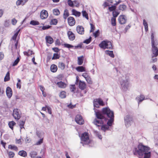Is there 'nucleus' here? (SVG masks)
Instances as JSON below:
<instances>
[{
	"label": "nucleus",
	"mask_w": 158,
	"mask_h": 158,
	"mask_svg": "<svg viewBox=\"0 0 158 158\" xmlns=\"http://www.w3.org/2000/svg\"><path fill=\"white\" fill-rule=\"evenodd\" d=\"M150 148L148 146L139 144L132 150L134 155L139 158H150L151 156Z\"/></svg>",
	"instance_id": "obj_1"
},
{
	"label": "nucleus",
	"mask_w": 158,
	"mask_h": 158,
	"mask_svg": "<svg viewBox=\"0 0 158 158\" xmlns=\"http://www.w3.org/2000/svg\"><path fill=\"white\" fill-rule=\"evenodd\" d=\"M129 79L126 75H121L119 77L118 83L120 85L121 89L123 91H126L129 86Z\"/></svg>",
	"instance_id": "obj_2"
},
{
	"label": "nucleus",
	"mask_w": 158,
	"mask_h": 158,
	"mask_svg": "<svg viewBox=\"0 0 158 158\" xmlns=\"http://www.w3.org/2000/svg\"><path fill=\"white\" fill-rule=\"evenodd\" d=\"M151 43L152 45V58L156 57L158 55V49L157 46L158 42L157 39L155 38V33L151 31Z\"/></svg>",
	"instance_id": "obj_3"
},
{
	"label": "nucleus",
	"mask_w": 158,
	"mask_h": 158,
	"mask_svg": "<svg viewBox=\"0 0 158 158\" xmlns=\"http://www.w3.org/2000/svg\"><path fill=\"white\" fill-rule=\"evenodd\" d=\"M102 112L103 114L106 115L108 118H110L107 123V124L110 126H111L114 120L113 111L111 110L108 107H106L102 108Z\"/></svg>",
	"instance_id": "obj_4"
},
{
	"label": "nucleus",
	"mask_w": 158,
	"mask_h": 158,
	"mask_svg": "<svg viewBox=\"0 0 158 158\" xmlns=\"http://www.w3.org/2000/svg\"><path fill=\"white\" fill-rule=\"evenodd\" d=\"M99 47L101 48L105 49L106 48L112 49L113 47L111 42L108 40H103L99 44Z\"/></svg>",
	"instance_id": "obj_5"
},
{
	"label": "nucleus",
	"mask_w": 158,
	"mask_h": 158,
	"mask_svg": "<svg viewBox=\"0 0 158 158\" xmlns=\"http://www.w3.org/2000/svg\"><path fill=\"white\" fill-rule=\"evenodd\" d=\"M81 139V143L83 144V146H84V144H88L90 142L89 136L87 132H84L82 134Z\"/></svg>",
	"instance_id": "obj_6"
},
{
	"label": "nucleus",
	"mask_w": 158,
	"mask_h": 158,
	"mask_svg": "<svg viewBox=\"0 0 158 158\" xmlns=\"http://www.w3.org/2000/svg\"><path fill=\"white\" fill-rule=\"evenodd\" d=\"M125 125L126 127H128L131 125L133 122V118L132 116L129 114L127 115L124 117Z\"/></svg>",
	"instance_id": "obj_7"
},
{
	"label": "nucleus",
	"mask_w": 158,
	"mask_h": 158,
	"mask_svg": "<svg viewBox=\"0 0 158 158\" xmlns=\"http://www.w3.org/2000/svg\"><path fill=\"white\" fill-rule=\"evenodd\" d=\"M21 113L18 109H15L13 110V116L17 120L19 119L21 117Z\"/></svg>",
	"instance_id": "obj_8"
},
{
	"label": "nucleus",
	"mask_w": 158,
	"mask_h": 158,
	"mask_svg": "<svg viewBox=\"0 0 158 158\" xmlns=\"http://www.w3.org/2000/svg\"><path fill=\"white\" fill-rule=\"evenodd\" d=\"M76 122L79 125H82L84 123V121L82 116L80 114H77L75 117Z\"/></svg>",
	"instance_id": "obj_9"
},
{
	"label": "nucleus",
	"mask_w": 158,
	"mask_h": 158,
	"mask_svg": "<svg viewBox=\"0 0 158 158\" xmlns=\"http://www.w3.org/2000/svg\"><path fill=\"white\" fill-rule=\"evenodd\" d=\"M82 76L84 77L88 83L90 84H92L93 81L92 80V79L87 73H82Z\"/></svg>",
	"instance_id": "obj_10"
},
{
	"label": "nucleus",
	"mask_w": 158,
	"mask_h": 158,
	"mask_svg": "<svg viewBox=\"0 0 158 158\" xmlns=\"http://www.w3.org/2000/svg\"><path fill=\"white\" fill-rule=\"evenodd\" d=\"M126 16L123 15H120L118 18V20L120 24H123L127 22Z\"/></svg>",
	"instance_id": "obj_11"
},
{
	"label": "nucleus",
	"mask_w": 158,
	"mask_h": 158,
	"mask_svg": "<svg viewBox=\"0 0 158 158\" xmlns=\"http://www.w3.org/2000/svg\"><path fill=\"white\" fill-rule=\"evenodd\" d=\"M82 44H79L77 46H73V45L67 44H64V47L65 48H70L74 47V49H75L77 48H81L82 47Z\"/></svg>",
	"instance_id": "obj_12"
},
{
	"label": "nucleus",
	"mask_w": 158,
	"mask_h": 158,
	"mask_svg": "<svg viewBox=\"0 0 158 158\" xmlns=\"http://www.w3.org/2000/svg\"><path fill=\"white\" fill-rule=\"evenodd\" d=\"M94 110L96 116L97 118L98 119H103L104 118V117L103 116L102 114L100 112L98 111V110L95 109L94 108Z\"/></svg>",
	"instance_id": "obj_13"
},
{
	"label": "nucleus",
	"mask_w": 158,
	"mask_h": 158,
	"mask_svg": "<svg viewBox=\"0 0 158 158\" xmlns=\"http://www.w3.org/2000/svg\"><path fill=\"white\" fill-rule=\"evenodd\" d=\"M48 16V14L47 11L45 10H42L41 12L40 17L41 19H46Z\"/></svg>",
	"instance_id": "obj_14"
},
{
	"label": "nucleus",
	"mask_w": 158,
	"mask_h": 158,
	"mask_svg": "<svg viewBox=\"0 0 158 158\" xmlns=\"http://www.w3.org/2000/svg\"><path fill=\"white\" fill-rule=\"evenodd\" d=\"M94 124L98 127H101L104 123V122L102 119H95L94 121Z\"/></svg>",
	"instance_id": "obj_15"
},
{
	"label": "nucleus",
	"mask_w": 158,
	"mask_h": 158,
	"mask_svg": "<svg viewBox=\"0 0 158 158\" xmlns=\"http://www.w3.org/2000/svg\"><path fill=\"white\" fill-rule=\"evenodd\" d=\"M69 24L70 26H73L75 23V21L74 18L72 17H69L68 19Z\"/></svg>",
	"instance_id": "obj_16"
},
{
	"label": "nucleus",
	"mask_w": 158,
	"mask_h": 158,
	"mask_svg": "<svg viewBox=\"0 0 158 158\" xmlns=\"http://www.w3.org/2000/svg\"><path fill=\"white\" fill-rule=\"evenodd\" d=\"M6 93L7 97L10 98L12 95V91L11 89L9 87H7L6 89Z\"/></svg>",
	"instance_id": "obj_17"
},
{
	"label": "nucleus",
	"mask_w": 158,
	"mask_h": 158,
	"mask_svg": "<svg viewBox=\"0 0 158 158\" xmlns=\"http://www.w3.org/2000/svg\"><path fill=\"white\" fill-rule=\"evenodd\" d=\"M79 87L82 90H84L86 87V85L85 82L80 80L79 82Z\"/></svg>",
	"instance_id": "obj_18"
},
{
	"label": "nucleus",
	"mask_w": 158,
	"mask_h": 158,
	"mask_svg": "<svg viewBox=\"0 0 158 158\" xmlns=\"http://www.w3.org/2000/svg\"><path fill=\"white\" fill-rule=\"evenodd\" d=\"M136 99L138 101V105L143 101L145 99V97L143 94H140V95L138 96L136 98Z\"/></svg>",
	"instance_id": "obj_19"
},
{
	"label": "nucleus",
	"mask_w": 158,
	"mask_h": 158,
	"mask_svg": "<svg viewBox=\"0 0 158 158\" xmlns=\"http://www.w3.org/2000/svg\"><path fill=\"white\" fill-rule=\"evenodd\" d=\"M69 39L70 40H73L75 38L74 34L71 31H69L67 33Z\"/></svg>",
	"instance_id": "obj_20"
},
{
	"label": "nucleus",
	"mask_w": 158,
	"mask_h": 158,
	"mask_svg": "<svg viewBox=\"0 0 158 158\" xmlns=\"http://www.w3.org/2000/svg\"><path fill=\"white\" fill-rule=\"evenodd\" d=\"M45 40L46 42L50 44H52L54 42L53 38L50 36H47Z\"/></svg>",
	"instance_id": "obj_21"
},
{
	"label": "nucleus",
	"mask_w": 158,
	"mask_h": 158,
	"mask_svg": "<svg viewBox=\"0 0 158 158\" xmlns=\"http://www.w3.org/2000/svg\"><path fill=\"white\" fill-rule=\"evenodd\" d=\"M28 0H18L16 2L17 6H23L27 2Z\"/></svg>",
	"instance_id": "obj_22"
},
{
	"label": "nucleus",
	"mask_w": 158,
	"mask_h": 158,
	"mask_svg": "<svg viewBox=\"0 0 158 158\" xmlns=\"http://www.w3.org/2000/svg\"><path fill=\"white\" fill-rule=\"evenodd\" d=\"M109 127L110 126H108V125L104 124V125H102L101 126V130L103 131L104 132H105L106 130H108L109 128Z\"/></svg>",
	"instance_id": "obj_23"
},
{
	"label": "nucleus",
	"mask_w": 158,
	"mask_h": 158,
	"mask_svg": "<svg viewBox=\"0 0 158 158\" xmlns=\"http://www.w3.org/2000/svg\"><path fill=\"white\" fill-rule=\"evenodd\" d=\"M77 71L78 72H85L86 71L85 68L83 66H79L76 68Z\"/></svg>",
	"instance_id": "obj_24"
},
{
	"label": "nucleus",
	"mask_w": 158,
	"mask_h": 158,
	"mask_svg": "<svg viewBox=\"0 0 158 158\" xmlns=\"http://www.w3.org/2000/svg\"><path fill=\"white\" fill-rule=\"evenodd\" d=\"M72 14L75 15L76 17H79L81 15V13L80 12L77 11L75 9H73L72 10Z\"/></svg>",
	"instance_id": "obj_25"
},
{
	"label": "nucleus",
	"mask_w": 158,
	"mask_h": 158,
	"mask_svg": "<svg viewBox=\"0 0 158 158\" xmlns=\"http://www.w3.org/2000/svg\"><path fill=\"white\" fill-rule=\"evenodd\" d=\"M50 69L52 72L55 73L57 70V66L55 64H52L50 67Z\"/></svg>",
	"instance_id": "obj_26"
},
{
	"label": "nucleus",
	"mask_w": 158,
	"mask_h": 158,
	"mask_svg": "<svg viewBox=\"0 0 158 158\" xmlns=\"http://www.w3.org/2000/svg\"><path fill=\"white\" fill-rule=\"evenodd\" d=\"M105 53L109 56L112 58H114V55L113 54V51H112L106 50L105 51Z\"/></svg>",
	"instance_id": "obj_27"
},
{
	"label": "nucleus",
	"mask_w": 158,
	"mask_h": 158,
	"mask_svg": "<svg viewBox=\"0 0 158 158\" xmlns=\"http://www.w3.org/2000/svg\"><path fill=\"white\" fill-rule=\"evenodd\" d=\"M18 154L22 156L25 157L27 156V153L24 150H21L19 152Z\"/></svg>",
	"instance_id": "obj_28"
},
{
	"label": "nucleus",
	"mask_w": 158,
	"mask_h": 158,
	"mask_svg": "<svg viewBox=\"0 0 158 158\" xmlns=\"http://www.w3.org/2000/svg\"><path fill=\"white\" fill-rule=\"evenodd\" d=\"M83 56L78 57L77 64L79 65H81L83 61Z\"/></svg>",
	"instance_id": "obj_29"
},
{
	"label": "nucleus",
	"mask_w": 158,
	"mask_h": 158,
	"mask_svg": "<svg viewBox=\"0 0 158 158\" xmlns=\"http://www.w3.org/2000/svg\"><path fill=\"white\" fill-rule=\"evenodd\" d=\"M57 84L58 85L59 87L62 88H64L66 86L65 84L62 81L57 82Z\"/></svg>",
	"instance_id": "obj_30"
},
{
	"label": "nucleus",
	"mask_w": 158,
	"mask_h": 158,
	"mask_svg": "<svg viewBox=\"0 0 158 158\" xmlns=\"http://www.w3.org/2000/svg\"><path fill=\"white\" fill-rule=\"evenodd\" d=\"M25 123V121H21L20 120L19 122V125L20 127V131H21V129L24 128V126Z\"/></svg>",
	"instance_id": "obj_31"
},
{
	"label": "nucleus",
	"mask_w": 158,
	"mask_h": 158,
	"mask_svg": "<svg viewBox=\"0 0 158 158\" xmlns=\"http://www.w3.org/2000/svg\"><path fill=\"white\" fill-rule=\"evenodd\" d=\"M127 8V6L125 5H120L119 6V9L120 10L123 11L126 10Z\"/></svg>",
	"instance_id": "obj_32"
},
{
	"label": "nucleus",
	"mask_w": 158,
	"mask_h": 158,
	"mask_svg": "<svg viewBox=\"0 0 158 158\" xmlns=\"http://www.w3.org/2000/svg\"><path fill=\"white\" fill-rule=\"evenodd\" d=\"M16 124L15 123L14 121L10 122L8 123V125L10 128L12 130H13V126Z\"/></svg>",
	"instance_id": "obj_33"
},
{
	"label": "nucleus",
	"mask_w": 158,
	"mask_h": 158,
	"mask_svg": "<svg viewBox=\"0 0 158 158\" xmlns=\"http://www.w3.org/2000/svg\"><path fill=\"white\" fill-rule=\"evenodd\" d=\"M30 24L33 26H36L39 25L40 23L37 21L32 20L30 22Z\"/></svg>",
	"instance_id": "obj_34"
},
{
	"label": "nucleus",
	"mask_w": 158,
	"mask_h": 158,
	"mask_svg": "<svg viewBox=\"0 0 158 158\" xmlns=\"http://www.w3.org/2000/svg\"><path fill=\"white\" fill-rule=\"evenodd\" d=\"M59 68L62 70H63L65 68V65L64 63L60 62L58 65Z\"/></svg>",
	"instance_id": "obj_35"
},
{
	"label": "nucleus",
	"mask_w": 158,
	"mask_h": 158,
	"mask_svg": "<svg viewBox=\"0 0 158 158\" xmlns=\"http://www.w3.org/2000/svg\"><path fill=\"white\" fill-rule=\"evenodd\" d=\"M66 93L64 91H62L60 93L59 95L60 97L61 98H66Z\"/></svg>",
	"instance_id": "obj_36"
},
{
	"label": "nucleus",
	"mask_w": 158,
	"mask_h": 158,
	"mask_svg": "<svg viewBox=\"0 0 158 158\" xmlns=\"http://www.w3.org/2000/svg\"><path fill=\"white\" fill-rule=\"evenodd\" d=\"M8 148L14 150L16 151H18V148L17 146L14 145H9L8 146Z\"/></svg>",
	"instance_id": "obj_37"
},
{
	"label": "nucleus",
	"mask_w": 158,
	"mask_h": 158,
	"mask_svg": "<svg viewBox=\"0 0 158 158\" xmlns=\"http://www.w3.org/2000/svg\"><path fill=\"white\" fill-rule=\"evenodd\" d=\"M94 107H96L97 108L99 107V105L98 104V102L97 99H96L94 100Z\"/></svg>",
	"instance_id": "obj_38"
},
{
	"label": "nucleus",
	"mask_w": 158,
	"mask_h": 158,
	"mask_svg": "<svg viewBox=\"0 0 158 158\" xmlns=\"http://www.w3.org/2000/svg\"><path fill=\"white\" fill-rule=\"evenodd\" d=\"M82 14L83 17H85L87 20L89 19L88 14L85 10L82 11Z\"/></svg>",
	"instance_id": "obj_39"
},
{
	"label": "nucleus",
	"mask_w": 158,
	"mask_h": 158,
	"mask_svg": "<svg viewBox=\"0 0 158 158\" xmlns=\"http://www.w3.org/2000/svg\"><path fill=\"white\" fill-rule=\"evenodd\" d=\"M20 30H18V31H17L14 35L12 36V37L11 38V39L14 40L16 41V38L17 37V36L18 35V34Z\"/></svg>",
	"instance_id": "obj_40"
},
{
	"label": "nucleus",
	"mask_w": 158,
	"mask_h": 158,
	"mask_svg": "<svg viewBox=\"0 0 158 158\" xmlns=\"http://www.w3.org/2000/svg\"><path fill=\"white\" fill-rule=\"evenodd\" d=\"M69 13L68 10H65L64 11L63 14L64 18V19H66L67 17L69 16Z\"/></svg>",
	"instance_id": "obj_41"
},
{
	"label": "nucleus",
	"mask_w": 158,
	"mask_h": 158,
	"mask_svg": "<svg viewBox=\"0 0 158 158\" xmlns=\"http://www.w3.org/2000/svg\"><path fill=\"white\" fill-rule=\"evenodd\" d=\"M92 37L90 36L89 39H86L83 42L84 43H85L86 44H89L91 41Z\"/></svg>",
	"instance_id": "obj_42"
},
{
	"label": "nucleus",
	"mask_w": 158,
	"mask_h": 158,
	"mask_svg": "<svg viewBox=\"0 0 158 158\" xmlns=\"http://www.w3.org/2000/svg\"><path fill=\"white\" fill-rule=\"evenodd\" d=\"M53 14L56 15H58L60 14V12L58 9H54L53 10Z\"/></svg>",
	"instance_id": "obj_43"
},
{
	"label": "nucleus",
	"mask_w": 158,
	"mask_h": 158,
	"mask_svg": "<svg viewBox=\"0 0 158 158\" xmlns=\"http://www.w3.org/2000/svg\"><path fill=\"white\" fill-rule=\"evenodd\" d=\"M60 57V56L58 53H54L53 56L52 58V60H56L59 59Z\"/></svg>",
	"instance_id": "obj_44"
},
{
	"label": "nucleus",
	"mask_w": 158,
	"mask_h": 158,
	"mask_svg": "<svg viewBox=\"0 0 158 158\" xmlns=\"http://www.w3.org/2000/svg\"><path fill=\"white\" fill-rule=\"evenodd\" d=\"M70 89L72 92L74 93V91L76 90V86L75 85H71L70 86Z\"/></svg>",
	"instance_id": "obj_45"
},
{
	"label": "nucleus",
	"mask_w": 158,
	"mask_h": 158,
	"mask_svg": "<svg viewBox=\"0 0 158 158\" xmlns=\"http://www.w3.org/2000/svg\"><path fill=\"white\" fill-rule=\"evenodd\" d=\"M99 106H103L104 105V103L102 99L100 98L97 99Z\"/></svg>",
	"instance_id": "obj_46"
},
{
	"label": "nucleus",
	"mask_w": 158,
	"mask_h": 158,
	"mask_svg": "<svg viewBox=\"0 0 158 158\" xmlns=\"http://www.w3.org/2000/svg\"><path fill=\"white\" fill-rule=\"evenodd\" d=\"M43 142V138L40 139L35 143V145H39L42 144Z\"/></svg>",
	"instance_id": "obj_47"
},
{
	"label": "nucleus",
	"mask_w": 158,
	"mask_h": 158,
	"mask_svg": "<svg viewBox=\"0 0 158 158\" xmlns=\"http://www.w3.org/2000/svg\"><path fill=\"white\" fill-rule=\"evenodd\" d=\"M20 59H19V57H18L17 59L15 60L14 63H13L12 64V66H14L16 65L19 62V61Z\"/></svg>",
	"instance_id": "obj_48"
},
{
	"label": "nucleus",
	"mask_w": 158,
	"mask_h": 158,
	"mask_svg": "<svg viewBox=\"0 0 158 158\" xmlns=\"http://www.w3.org/2000/svg\"><path fill=\"white\" fill-rule=\"evenodd\" d=\"M57 23V20L56 19L51 20L50 23L51 25H56Z\"/></svg>",
	"instance_id": "obj_49"
},
{
	"label": "nucleus",
	"mask_w": 158,
	"mask_h": 158,
	"mask_svg": "<svg viewBox=\"0 0 158 158\" xmlns=\"http://www.w3.org/2000/svg\"><path fill=\"white\" fill-rule=\"evenodd\" d=\"M17 80L18 82L16 84L17 87L20 89L21 88V80L19 78H18Z\"/></svg>",
	"instance_id": "obj_50"
},
{
	"label": "nucleus",
	"mask_w": 158,
	"mask_h": 158,
	"mask_svg": "<svg viewBox=\"0 0 158 158\" xmlns=\"http://www.w3.org/2000/svg\"><path fill=\"white\" fill-rule=\"evenodd\" d=\"M143 24L145 30H148V24L145 19H143Z\"/></svg>",
	"instance_id": "obj_51"
},
{
	"label": "nucleus",
	"mask_w": 158,
	"mask_h": 158,
	"mask_svg": "<svg viewBox=\"0 0 158 158\" xmlns=\"http://www.w3.org/2000/svg\"><path fill=\"white\" fill-rule=\"evenodd\" d=\"M113 18H115L117 17L118 15L119 14V13L118 11H116L115 10H114L113 11Z\"/></svg>",
	"instance_id": "obj_52"
},
{
	"label": "nucleus",
	"mask_w": 158,
	"mask_h": 158,
	"mask_svg": "<svg viewBox=\"0 0 158 158\" xmlns=\"http://www.w3.org/2000/svg\"><path fill=\"white\" fill-rule=\"evenodd\" d=\"M68 5L70 7H73L74 6L73 2L71 0H68Z\"/></svg>",
	"instance_id": "obj_53"
},
{
	"label": "nucleus",
	"mask_w": 158,
	"mask_h": 158,
	"mask_svg": "<svg viewBox=\"0 0 158 158\" xmlns=\"http://www.w3.org/2000/svg\"><path fill=\"white\" fill-rule=\"evenodd\" d=\"M111 22L112 25L113 26L116 25V19L115 18L112 17L111 19Z\"/></svg>",
	"instance_id": "obj_54"
},
{
	"label": "nucleus",
	"mask_w": 158,
	"mask_h": 158,
	"mask_svg": "<svg viewBox=\"0 0 158 158\" xmlns=\"http://www.w3.org/2000/svg\"><path fill=\"white\" fill-rule=\"evenodd\" d=\"M94 132L96 135L98 137L99 139H102V136L97 131H94Z\"/></svg>",
	"instance_id": "obj_55"
},
{
	"label": "nucleus",
	"mask_w": 158,
	"mask_h": 158,
	"mask_svg": "<svg viewBox=\"0 0 158 158\" xmlns=\"http://www.w3.org/2000/svg\"><path fill=\"white\" fill-rule=\"evenodd\" d=\"M99 30H97L96 31L93 33L94 35L95 38H96L99 36Z\"/></svg>",
	"instance_id": "obj_56"
},
{
	"label": "nucleus",
	"mask_w": 158,
	"mask_h": 158,
	"mask_svg": "<svg viewBox=\"0 0 158 158\" xmlns=\"http://www.w3.org/2000/svg\"><path fill=\"white\" fill-rule=\"evenodd\" d=\"M116 8V7L115 6H113L109 7V9L110 11H114Z\"/></svg>",
	"instance_id": "obj_57"
},
{
	"label": "nucleus",
	"mask_w": 158,
	"mask_h": 158,
	"mask_svg": "<svg viewBox=\"0 0 158 158\" xmlns=\"http://www.w3.org/2000/svg\"><path fill=\"white\" fill-rule=\"evenodd\" d=\"M9 155L10 158H12L15 156V153L12 152H9Z\"/></svg>",
	"instance_id": "obj_58"
},
{
	"label": "nucleus",
	"mask_w": 158,
	"mask_h": 158,
	"mask_svg": "<svg viewBox=\"0 0 158 158\" xmlns=\"http://www.w3.org/2000/svg\"><path fill=\"white\" fill-rule=\"evenodd\" d=\"M36 155L37 153L35 152H32L31 153V156L32 158H35V156Z\"/></svg>",
	"instance_id": "obj_59"
},
{
	"label": "nucleus",
	"mask_w": 158,
	"mask_h": 158,
	"mask_svg": "<svg viewBox=\"0 0 158 158\" xmlns=\"http://www.w3.org/2000/svg\"><path fill=\"white\" fill-rule=\"evenodd\" d=\"M17 22V20L15 19L14 18L12 19L11 20V23L13 25H15Z\"/></svg>",
	"instance_id": "obj_60"
},
{
	"label": "nucleus",
	"mask_w": 158,
	"mask_h": 158,
	"mask_svg": "<svg viewBox=\"0 0 158 158\" xmlns=\"http://www.w3.org/2000/svg\"><path fill=\"white\" fill-rule=\"evenodd\" d=\"M47 109L48 113L50 114H52V109L51 107L48 106V107H47Z\"/></svg>",
	"instance_id": "obj_61"
},
{
	"label": "nucleus",
	"mask_w": 158,
	"mask_h": 158,
	"mask_svg": "<svg viewBox=\"0 0 158 158\" xmlns=\"http://www.w3.org/2000/svg\"><path fill=\"white\" fill-rule=\"evenodd\" d=\"M55 44L56 45H60V40L58 39H57L55 42Z\"/></svg>",
	"instance_id": "obj_62"
},
{
	"label": "nucleus",
	"mask_w": 158,
	"mask_h": 158,
	"mask_svg": "<svg viewBox=\"0 0 158 158\" xmlns=\"http://www.w3.org/2000/svg\"><path fill=\"white\" fill-rule=\"evenodd\" d=\"M37 135L38 137L40 138V139L42 138H43L40 132H37Z\"/></svg>",
	"instance_id": "obj_63"
},
{
	"label": "nucleus",
	"mask_w": 158,
	"mask_h": 158,
	"mask_svg": "<svg viewBox=\"0 0 158 158\" xmlns=\"http://www.w3.org/2000/svg\"><path fill=\"white\" fill-rule=\"evenodd\" d=\"M4 54L2 53V52H0V60H2L4 58Z\"/></svg>",
	"instance_id": "obj_64"
}]
</instances>
